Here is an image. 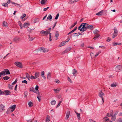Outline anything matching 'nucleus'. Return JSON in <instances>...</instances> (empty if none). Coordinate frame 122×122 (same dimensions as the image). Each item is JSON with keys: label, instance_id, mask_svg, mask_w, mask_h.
<instances>
[{"label": "nucleus", "instance_id": "5", "mask_svg": "<svg viewBox=\"0 0 122 122\" xmlns=\"http://www.w3.org/2000/svg\"><path fill=\"white\" fill-rule=\"evenodd\" d=\"M122 70V65H119L116 66L115 70L116 71H119Z\"/></svg>", "mask_w": 122, "mask_h": 122}, {"label": "nucleus", "instance_id": "7", "mask_svg": "<svg viewBox=\"0 0 122 122\" xmlns=\"http://www.w3.org/2000/svg\"><path fill=\"white\" fill-rule=\"evenodd\" d=\"M99 96L101 97L102 98V104H103V103L104 102V98L103 97V96H104V95L105 94H104L103 93L102 91H100V92H99Z\"/></svg>", "mask_w": 122, "mask_h": 122}, {"label": "nucleus", "instance_id": "31", "mask_svg": "<svg viewBox=\"0 0 122 122\" xmlns=\"http://www.w3.org/2000/svg\"><path fill=\"white\" fill-rule=\"evenodd\" d=\"M58 32L57 31L56 32L55 34V36L56 38V40H57L58 39V37L59 36Z\"/></svg>", "mask_w": 122, "mask_h": 122}, {"label": "nucleus", "instance_id": "1", "mask_svg": "<svg viewBox=\"0 0 122 122\" xmlns=\"http://www.w3.org/2000/svg\"><path fill=\"white\" fill-rule=\"evenodd\" d=\"M87 23H82L78 27V29L80 30H87Z\"/></svg>", "mask_w": 122, "mask_h": 122}, {"label": "nucleus", "instance_id": "18", "mask_svg": "<svg viewBox=\"0 0 122 122\" xmlns=\"http://www.w3.org/2000/svg\"><path fill=\"white\" fill-rule=\"evenodd\" d=\"M5 72V74L8 75L10 74L9 71L8 69H5L4 70Z\"/></svg>", "mask_w": 122, "mask_h": 122}, {"label": "nucleus", "instance_id": "16", "mask_svg": "<svg viewBox=\"0 0 122 122\" xmlns=\"http://www.w3.org/2000/svg\"><path fill=\"white\" fill-rule=\"evenodd\" d=\"M118 33V31H114V33L112 35V38H114L117 36Z\"/></svg>", "mask_w": 122, "mask_h": 122}, {"label": "nucleus", "instance_id": "62", "mask_svg": "<svg viewBox=\"0 0 122 122\" xmlns=\"http://www.w3.org/2000/svg\"><path fill=\"white\" fill-rule=\"evenodd\" d=\"M94 31V32H93V33H94V34H95H95H98L97 33V31Z\"/></svg>", "mask_w": 122, "mask_h": 122}, {"label": "nucleus", "instance_id": "22", "mask_svg": "<svg viewBox=\"0 0 122 122\" xmlns=\"http://www.w3.org/2000/svg\"><path fill=\"white\" fill-rule=\"evenodd\" d=\"M77 21H76L69 28L70 29H71V28H72V27H74L75 25L77 23Z\"/></svg>", "mask_w": 122, "mask_h": 122}, {"label": "nucleus", "instance_id": "49", "mask_svg": "<svg viewBox=\"0 0 122 122\" xmlns=\"http://www.w3.org/2000/svg\"><path fill=\"white\" fill-rule=\"evenodd\" d=\"M26 15V14H24L23 15L20 17V18L21 19H23L25 16Z\"/></svg>", "mask_w": 122, "mask_h": 122}, {"label": "nucleus", "instance_id": "23", "mask_svg": "<svg viewBox=\"0 0 122 122\" xmlns=\"http://www.w3.org/2000/svg\"><path fill=\"white\" fill-rule=\"evenodd\" d=\"M50 117L48 115H47L46 119L45 122H49L50 121Z\"/></svg>", "mask_w": 122, "mask_h": 122}, {"label": "nucleus", "instance_id": "58", "mask_svg": "<svg viewBox=\"0 0 122 122\" xmlns=\"http://www.w3.org/2000/svg\"><path fill=\"white\" fill-rule=\"evenodd\" d=\"M49 8V7H48L47 8H45L43 9V10L44 11H46Z\"/></svg>", "mask_w": 122, "mask_h": 122}, {"label": "nucleus", "instance_id": "27", "mask_svg": "<svg viewBox=\"0 0 122 122\" xmlns=\"http://www.w3.org/2000/svg\"><path fill=\"white\" fill-rule=\"evenodd\" d=\"M16 107V105H14L13 106H12L10 107V109H12L13 110H15V109Z\"/></svg>", "mask_w": 122, "mask_h": 122}, {"label": "nucleus", "instance_id": "61", "mask_svg": "<svg viewBox=\"0 0 122 122\" xmlns=\"http://www.w3.org/2000/svg\"><path fill=\"white\" fill-rule=\"evenodd\" d=\"M44 75V71L41 72V76H43Z\"/></svg>", "mask_w": 122, "mask_h": 122}, {"label": "nucleus", "instance_id": "28", "mask_svg": "<svg viewBox=\"0 0 122 122\" xmlns=\"http://www.w3.org/2000/svg\"><path fill=\"white\" fill-rule=\"evenodd\" d=\"M52 17L51 15H49L48 16L47 19L48 20H51Z\"/></svg>", "mask_w": 122, "mask_h": 122}, {"label": "nucleus", "instance_id": "38", "mask_svg": "<svg viewBox=\"0 0 122 122\" xmlns=\"http://www.w3.org/2000/svg\"><path fill=\"white\" fill-rule=\"evenodd\" d=\"M28 105L29 107H31L33 106V103L31 102H30L28 103Z\"/></svg>", "mask_w": 122, "mask_h": 122}, {"label": "nucleus", "instance_id": "29", "mask_svg": "<svg viewBox=\"0 0 122 122\" xmlns=\"http://www.w3.org/2000/svg\"><path fill=\"white\" fill-rule=\"evenodd\" d=\"M60 88H58L56 89H54V91L55 92V93H58L60 91Z\"/></svg>", "mask_w": 122, "mask_h": 122}, {"label": "nucleus", "instance_id": "48", "mask_svg": "<svg viewBox=\"0 0 122 122\" xmlns=\"http://www.w3.org/2000/svg\"><path fill=\"white\" fill-rule=\"evenodd\" d=\"M30 78L31 79H36V78L35 77V76H34L32 75H31V76Z\"/></svg>", "mask_w": 122, "mask_h": 122}, {"label": "nucleus", "instance_id": "63", "mask_svg": "<svg viewBox=\"0 0 122 122\" xmlns=\"http://www.w3.org/2000/svg\"><path fill=\"white\" fill-rule=\"evenodd\" d=\"M37 98L38 99L39 101H40L41 100V97L39 96H37Z\"/></svg>", "mask_w": 122, "mask_h": 122}, {"label": "nucleus", "instance_id": "59", "mask_svg": "<svg viewBox=\"0 0 122 122\" xmlns=\"http://www.w3.org/2000/svg\"><path fill=\"white\" fill-rule=\"evenodd\" d=\"M55 82L57 83L58 84L60 83V81L58 80H56L55 81Z\"/></svg>", "mask_w": 122, "mask_h": 122}, {"label": "nucleus", "instance_id": "50", "mask_svg": "<svg viewBox=\"0 0 122 122\" xmlns=\"http://www.w3.org/2000/svg\"><path fill=\"white\" fill-rule=\"evenodd\" d=\"M59 15V13H58L57 14L55 17V19L56 20H57L58 19V18Z\"/></svg>", "mask_w": 122, "mask_h": 122}, {"label": "nucleus", "instance_id": "9", "mask_svg": "<svg viewBox=\"0 0 122 122\" xmlns=\"http://www.w3.org/2000/svg\"><path fill=\"white\" fill-rule=\"evenodd\" d=\"M15 64L16 66L20 68H22L23 67V66L22 63L20 62H15Z\"/></svg>", "mask_w": 122, "mask_h": 122}, {"label": "nucleus", "instance_id": "37", "mask_svg": "<svg viewBox=\"0 0 122 122\" xmlns=\"http://www.w3.org/2000/svg\"><path fill=\"white\" fill-rule=\"evenodd\" d=\"M121 44L120 43H113V45L114 46H116L117 45H120Z\"/></svg>", "mask_w": 122, "mask_h": 122}, {"label": "nucleus", "instance_id": "40", "mask_svg": "<svg viewBox=\"0 0 122 122\" xmlns=\"http://www.w3.org/2000/svg\"><path fill=\"white\" fill-rule=\"evenodd\" d=\"M8 88L10 90H12L13 88V86L10 85V84H9L8 86Z\"/></svg>", "mask_w": 122, "mask_h": 122}, {"label": "nucleus", "instance_id": "21", "mask_svg": "<svg viewBox=\"0 0 122 122\" xmlns=\"http://www.w3.org/2000/svg\"><path fill=\"white\" fill-rule=\"evenodd\" d=\"M66 43V42L65 41L62 42L59 45V46L61 47L62 46H64L65 45Z\"/></svg>", "mask_w": 122, "mask_h": 122}, {"label": "nucleus", "instance_id": "14", "mask_svg": "<svg viewBox=\"0 0 122 122\" xmlns=\"http://www.w3.org/2000/svg\"><path fill=\"white\" fill-rule=\"evenodd\" d=\"M5 106L4 105L1 104L0 105V112L4 110Z\"/></svg>", "mask_w": 122, "mask_h": 122}, {"label": "nucleus", "instance_id": "39", "mask_svg": "<svg viewBox=\"0 0 122 122\" xmlns=\"http://www.w3.org/2000/svg\"><path fill=\"white\" fill-rule=\"evenodd\" d=\"M9 78L10 77L7 76H6L3 77V78L5 80H7L9 79Z\"/></svg>", "mask_w": 122, "mask_h": 122}, {"label": "nucleus", "instance_id": "13", "mask_svg": "<svg viewBox=\"0 0 122 122\" xmlns=\"http://www.w3.org/2000/svg\"><path fill=\"white\" fill-rule=\"evenodd\" d=\"M40 76V73L38 72H36L35 73V76L36 79L39 77Z\"/></svg>", "mask_w": 122, "mask_h": 122}, {"label": "nucleus", "instance_id": "17", "mask_svg": "<svg viewBox=\"0 0 122 122\" xmlns=\"http://www.w3.org/2000/svg\"><path fill=\"white\" fill-rule=\"evenodd\" d=\"M8 24L6 21H4L3 22V27H6L8 26Z\"/></svg>", "mask_w": 122, "mask_h": 122}, {"label": "nucleus", "instance_id": "41", "mask_svg": "<svg viewBox=\"0 0 122 122\" xmlns=\"http://www.w3.org/2000/svg\"><path fill=\"white\" fill-rule=\"evenodd\" d=\"M39 18H36L35 19L34 21V22L36 23L37 22H39Z\"/></svg>", "mask_w": 122, "mask_h": 122}, {"label": "nucleus", "instance_id": "52", "mask_svg": "<svg viewBox=\"0 0 122 122\" xmlns=\"http://www.w3.org/2000/svg\"><path fill=\"white\" fill-rule=\"evenodd\" d=\"M118 111H116L114 115L116 116L117 114L118 113Z\"/></svg>", "mask_w": 122, "mask_h": 122}, {"label": "nucleus", "instance_id": "8", "mask_svg": "<svg viewBox=\"0 0 122 122\" xmlns=\"http://www.w3.org/2000/svg\"><path fill=\"white\" fill-rule=\"evenodd\" d=\"M40 51H43L44 53L47 52L49 51L48 49L43 47H41L39 49Z\"/></svg>", "mask_w": 122, "mask_h": 122}, {"label": "nucleus", "instance_id": "34", "mask_svg": "<svg viewBox=\"0 0 122 122\" xmlns=\"http://www.w3.org/2000/svg\"><path fill=\"white\" fill-rule=\"evenodd\" d=\"M46 0H42L41 1V4H44L46 2Z\"/></svg>", "mask_w": 122, "mask_h": 122}, {"label": "nucleus", "instance_id": "45", "mask_svg": "<svg viewBox=\"0 0 122 122\" xmlns=\"http://www.w3.org/2000/svg\"><path fill=\"white\" fill-rule=\"evenodd\" d=\"M109 119L107 117H105L103 118V120L105 121H107L108 120H109Z\"/></svg>", "mask_w": 122, "mask_h": 122}, {"label": "nucleus", "instance_id": "55", "mask_svg": "<svg viewBox=\"0 0 122 122\" xmlns=\"http://www.w3.org/2000/svg\"><path fill=\"white\" fill-rule=\"evenodd\" d=\"M26 76L27 78H29V77H30V75L28 73H26Z\"/></svg>", "mask_w": 122, "mask_h": 122}, {"label": "nucleus", "instance_id": "46", "mask_svg": "<svg viewBox=\"0 0 122 122\" xmlns=\"http://www.w3.org/2000/svg\"><path fill=\"white\" fill-rule=\"evenodd\" d=\"M101 51H99L97 52V53H96V55L95 56V57H97L98 56V55L101 53Z\"/></svg>", "mask_w": 122, "mask_h": 122}, {"label": "nucleus", "instance_id": "15", "mask_svg": "<svg viewBox=\"0 0 122 122\" xmlns=\"http://www.w3.org/2000/svg\"><path fill=\"white\" fill-rule=\"evenodd\" d=\"M70 114V112L69 111H68L66 114L65 119L67 120L69 117Z\"/></svg>", "mask_w": 122, "mask_h": 122}, {"label": "nucleus", "instance_id": "56", "mask_svg": "<svg viewBox=\"0 0 122 122\" xmlns=\"http://www.w3.org/2000/svg\"><path fill=\"white\" fill-rule=\"evenodd\" d=\"M67 79L68 81L70 82L71 83L72 82V81H71V79L69 77H68Z\"/></svg>", "mask_w": 122, "mask_h": 122}, {"label": "nucleus", "instance_id": "19", "mask_svg": "<svg viewBox=\"0 0 122 122\" xmlns=\"http://www.w3.org/2000/svg\"><path fill=\"white\" fill-rule=\"evenodd\" d=\"M29 24H30L29 23H24V24L23 26L25 28H26L29 26Z\"/></svg>", "mask_w": 122, "mask_h": 122}, {"label": "nucleus", "instance_id": "51", "mask_svg": "<svg viewBox=\"0 0 122 122\" xmlns=\"http://www.w3.org/2000/svg\"><path fill=\"white\" fill-rule=\"evenodd\" d=\"M108 42H109V41H111V39L110 38L108 37L107 39L106 40Z\"/></svg>", "mask_w": 122, "mask_h": 122}, {"label": "nucleus", "instance_id": "53", "mask_svg": "<svg viewBox=\"0 0 122 122\" xmlns=\"http://www.w3.org/2000/svg\"><path fill=\"white\" fill-rule=\"evenodd\" d=\"M22 83H25V84H27V82L26 80H25L22 81Z\"/></svg>", "mask_w": 122, "mask_h": 122}, {"label": "nucleus", "instance_id": "12", "mask_svg": "<svg viewBox=\"0 0 122 122\" xmlns=\"http://www.w3.org/2000/svg\"><path fill=\"white\" fill-rule=\"evenodd\" d=\"M3 94H4L5 95H9L10 94V92L8 90H5L3 92Z\"/></svg>", "mask_w": 122, "mask_h": 122}, {"label": "nucleus", "instance_id": "6", "mask_svg": "<svg viewBox=\"0 0 122 122\" xmlns=\"http://www.w3.org/2000/svg\"><path fill=\"white\" fill-rule=\"evenodd\" d=\"M21 40V39L20 37H15L13 38V41L14 42L16 43H18Z\"/></svg>", "mask_w": 122, "mask_h": 122}, {"label": "nucleus", "instance_id": "60", "mask_svg": "<svg viewBox=\"0 0 122 122\" xmlns=\"http://www.w3.org/2000/svg\"><path fill=\"white\" fill-rule=\"evenodd\" d=\"M112 115L111 114H110L108 113H107V116L108 117H110L111 116H112Z\"/></svg>", "mask_w": 122, "mask_h": 122}, {"label": "nucleus", "instance_id": "3", "mask_svg": "<svg viewBox=\"0 0 122 122\" xmlns=\"http://www.w3.org/2000/svg\"><path fill=\"white\" fill-rule=\"evenodd\" d=\"M27 34L29 36V38L28 39L29 41H33L35 38V37H33L30 36L32 35L33 34L32 33V31H28Z\"/></svg>", "mask_w": 122, "mask_h": 122}, {"label": "nucleus", "instance_id": "33", "mask_svg": "<svg viewBox=\"0 0 122 122\" xmlns=\"http://www.w3.org/2000/svg\"><path fill=\"white\" fill-rule=\"evenodd\" d=\"M73 35H74V36H79V35H82V34L80 32H78L77 33H73Z\"/></svg>", "mask_w": 122, "mask_h": 122}, {"label": "nucleus", "instance_id": "57", "mask_svg": "<svg viewBox=\"0 0 122 122\" xmlns=\"http://www.w3.org/2000/svg\"><path fill=\"white\" fill-rule=\"evenodd\" d=\"M39 88V86L37 85H36V87L35 88V89L37 91L38 90Z\"/></svg>", "mask_w": 122, "mask_h": 122}, {"label": "nucleus", "instance_id": "47", "mask_svg": "<svg viewBox=\"0 0 122 122\" xmlns=\"http://www.w3.org/2000/svg\"><path fill=\"white\" fill-rule=\"evenodd\" d=\"M90 56L92 58H93L94 56L95 55H94L93 53L91 52L90 54Z\"/></svg>", "mask_w": 122, "mask_h": 122}, {"label": "nucleus", "instance_id": "54", "mask_svg": "<svg viewBox=\"0 0 122 122\" xmlns=\"http://www.w3.org/2000/svg\"><path fill=\"white\" fill-rule=\"evenodd\" d=\"M17 79H16V80H15V81L12 83V85H14V84H15L17 82Z\"/></svg>", "mask_w": 122, "mask_h": 122}, {"label": "nucleus", "instance_id": "26", "mask_svg": "<svg viewBox=\"0 0 122 122\" xmlns=\"http://www.w3.org/2000/svg\"><path fill=\"white\" fill-rule=\"evenodd\" d=\"M100 35V34H97L93 38L94 40H96L99 37Z\"/></svg>", "mask_w": 122, "mask_h": 122}, {"label": "nucleus", "instance_id": "2", "mask_svg": "<svg viewBox=\"0 0 122 122\" xmlns=\"http://www.w3.org/2000/svg\"><path fill=\"white\" fill-rule=\"evenodd\" d=\"M40 33L42 35L46 36L48 34H49V40L50 41H51L52 40L51 38V33H50V31H41L40 32Z\"/></svg>", "mask_w": 122, "mask_h": 122}, {"label": "nucleus", "instance_id": "10", "mask_svg": "<svg viewBox=\"0 0 122 122\" xmlns=\"http://www.w3.org/2000/svg\"><path fill=\"white\" fill-rule=\"evenodd\" d=\"M87 29H88L90 30H92L95 27L93 25H89L88 24H87Z\"/></svg>", "mask_w": 122, "mask_h": 122}, {"label": "nucleus", "instance_id": "64", "mask_svg": "<svg viewBox=\"0 0 122 122\" xmlns=\"http://www.w3.org/2000/svg\"><path fill=\"white\" fill-rule=\"evenodd\" d=\"M110 114H111L113 115V111L112 110H111L110 111Z\"/></svg>", "mask_w": 122, "mask_h": 122}, {"label": "nucleus", "instance_id": "30", "mask_svg": "<svg viewBox=\"0 0 122 122\" xmlns=\"http://www.w3.org/2000/svg\"><path fill=\"white\" fill-rule=\"evenodd\" d=\"M51 73L50 72H49L48 73L47 78L48 79H50L51 77Z\"/></svg>", "mask_w": 122, "mask_h": 122}, {"label": "nucleus", "instance_id": "44", "mask_svg": "<svg viewBox=\"0 0 122 122\" xmlns=\"http://www.w3.org/2000/svg\"><path fill=\"white\" fill-rule=\"evenodd\" d=\"M74 2L75 1H74L72 0H69L68 2V3L69 4H73Z\"/></svg>", "mask_w": 122, "mask_h": 122}, {"label": "nucleus", "instance_id": "25", "mask_svg": "<svg viewBox=\"0 0 122 122\" xmlns=\"http://www.w3.org/2000/svg\"><path fill=\"white\" fill-rule=\"evenodd\" d=\"M111 119L112 121H115L116 119V116L114 115H112L111 116Z\"/></svg>", "mask_w": 122, "mask_h": 122}, {"label": "nucleus", "instance_id": "11", "mask_svg": "<svg viewBox=\"0 0 122 122\" xmlns=\"http://www.w3.org/2000/svg\"><path fill=\"white\" fill-rule=\"evenodd\" d=\"M71 49V48L70 47L67 48L63 52H62V54H63L67 53V52L70 51Z\"/></svg>", "mask_w": 122, "mask_h": 122}, {"label": "nucleus", "instance_id": "36", "mask_svg": "<svg viewBox=\"0 0 122 122\" xmlns=\"http://www.w3.org/2000/svg\"><path fill=\"white\" fill-rule=\"evenodd\" d=\"M2 5L6 7H7L8 6V5L7 3H2Z\"/></svg>", "mask_w": 122, "mask_h": 122}, {"label": "nucleus", "instance_id": "24", "mask_svg": "<svg viewBox=\"0 0 122 122\" xmlns=\"http://www.w3.org/2000/svg\"><path fill=\"white\" fill-rule=\"evenodd\" d=\"M72 71L73 72L72 74H73V76H74L75 77L76 76L75 75V74L77 73L76 70L75 69H74Z\"/></svg>", "mask_w": 122, "mask_h": 122}, {"label": "nucleus", "instance_id": "35", "mask_svg": "<svg viewBox=\"0 0 122 122\" xmlns=\"http://www.w3.org/2000/svg\"><path fill=\"white\" fill-rule=\"evenodd\" d=\"M0 75L5 76V71H3L0 73Z\"/></svg>", "mask_w": 122, "mask_h": 122}, {"label": "nucleus", "instance_id": "43", "mask_svg": "<svg viewBox=\"0 0 122 122\" xmlns=\"http://www.w3.org/2000/svg\"><path fill=\"white\" fill-rule=\"evenodd\" d=\"M117 86V85L116 84H114V83H113L112 84H111V86L112 87H115Z\"/></svg>", "mask_w": 122, "mask_h": 122}, {"label": "nucleus", "instance_id": "32", "mask_svg": "<svg viewBox=\"0 0 122 122\" xmlns=\"http://www.w3.org/2000/svg\"><path fill=\"white\" fill-rule=\"evenodd\" d=\"M51 104L53 105H55L56 103V101L55 100H53L51 102Z\"/></svg>", "mask_w": 122, "mask_h": 122}, {"label": "nucleus", "instance_id": "4", "mask_svg": "<svg viewBox=\"0 0 122 122\" xmlns=\"http://www.w3.org/2000/svg\"><path fill=\"white\" fill-rule=\"evenodd\" d=\"M107 13V10H102L96 14V15H102L103 14L105 15Z\"/></svg>", "mask_w": 122, "mask_h": 122}, {"label": "nucleus", "instance_id": "42", "mask_svg": "<svg viewBox=\"0 0 122 122\" xmlns=\"http://www.w3.org/2000/svg\"><path fill=\"white\" fill-rule=\"evenodd\" d=\"M30 91H32L33 92H35L36 93L38 94L39 93V92H38V93H37L35 92L34 90V88L33 87L31 88H30Z\"/></svg>", "mask_w": 122, "mask_h": 122}, {"label": "nucleus", "instance_id": "20", "mask_svg": "<svg viewBox=\"0 0 122 122\" xmlns=\"http://www.w3.org/2000/svg\"><path fill=\"white\" fill-rule=\"evenodd\" d=\"M75 112L77 115L78 118L79 120H80L81 118L80 114L77 112L76 111H75Z\"/></svg>", "mask_w": 122, "mask_h": 122}]
</instances>
